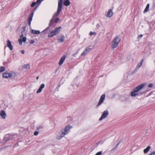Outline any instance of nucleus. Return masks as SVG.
<instances>
[{
  "mask_svg": "<svg viewBox=\"0 0 155 155\" xmlns=\"http://www.w3.org/2000/svg\"><path fill=\"white\" fill-rule=\"evenodd\" d=\"M63 0H58V6L57 11L53 15L52 19L50 20L49 23V27L52 25L54 21L55 23H57L60 19L57 18L59 15L62 9Z\"/></svg>",
  "mask_w": 155,
  "mask_h": 155,
  "instance_id": "obj_1",
  "label": "nucleus"
},
{
  "mask_svg": "<svg viewBox=\"0 0 155 155\" xmlns=\"http://www.w3.org/2000/svg\"><path fill=\"white\" fill-rule=\"evenodd\" d=\"M144 85L145 84H141L134 88L131 93V96L132 97H135L137 96L143 95L144 92H140V91L142 89Z\"/></svg>",
  "mask_w": 155,
  "mask_h": 155,
  "instance_id": "obj_2",
  "label": "nucleus"
},
{
  "mask_svg": "<svg viewBox=\"0 0 155 155\" xmlns=\"http://www.w3.org/2000/svg\"><path fill=\"white\" fill-rule=\"evenodd\" d=\"M72 127L71 126L68 125L64 128L61 129L59 132V135L57 136V138L58 140L61 139L65 135L68 134V131Z\"/></svg>",
  "mask_w": 155,
  "mask_h": 155,
  "instance_id": "obj_3",
  "label": "nucleus"
},
{
  "mask_svg": "<svg viewBox=\"0 0 155 155\" xmlns=\"http://www.w3.org/2000/svg\"><path fill=\"white\" fill-rule=\"evenodd\" d=\"M121 38L120 36L119 35L116 36L112 41L113 44L111 45L112 48L114 49L116 48Z\"/></svg>",
  "mask_w": 155,
  "mask_h": 155,
  "instance_id": "obj_4",
  "label": "nucleus"
},
{
  "mask_svg": "<svg viewBox=\"0 0 155 155\" xmlns=\"http://www.w3.org/2000/svg\"><path fill=\"white\" fill-rule=\"evenodd\" d=\"M16 76L15 73L13 72H10L9 73L5 72L3 74L2 77L3 78H8L12 77H15Z\"/></svg>",
  "mask_w": 155,
  "mask_h": 155,
  "instance_id": "obj_5",
  "label": "nucleus"
},
{
  "mask_svg": "<svg viewBox=\"0 0 155 155\" xmlns=\"http://www.w3.org/2000/svg\"><path fill=\"white\" fill-rule=\"evenodd\" d=\"M105 94H102L100 99L99 101L97 104L96 105V107L97 108L98 107L100 106L101 104L103 102L104 100L105 99Z\"/></svg>",
  "mask_w": 155,
  "mask_h": 155,
  "instance_id": "obj_6",
  "label": "nucleus"
},
{
  "mask_svg": "<svg viewBox=\"0 0 155 155\" xmlns=\"http://www.w3.org/2000/svg\"><path fill=\"white\" fill-rule=\"evenodd\" d=\"M109 114V112L107 110L104 111L101 117L100 118L99 120L101 121L103 119L106 118Z\"/></svg>",
  "mask_w": 155,
  "mask_h": 155,
  "instance_id": "obj_7",
  "label": "nucleus"
},
{
  "mask_svg": "<svg viewBox=\"0 0 155 155\" xmlns=\"http://www.w3.org/2000/svg\"><path fill=\"white\" fill-rule=\"evenodd\" d=\"M113 12L111 9H110L108 10V12L106 13L105 15L106 17L110 18L113 15Z\"/></svg>",
  "mask_w": 155,
  "mask_h": 155,
  "instance_id": "obj_8",
  "label": "nucleus"
},
{
  "mask_svg": "<svg viewBox=\"0 0 155 155\" xmlns=\"http://www.w3.org/2000/svg\"><path fill=\"white\" fill-rule=\"evenodd\" d=\"M91 47V46H89L82 53H81V56H83L84 55H85L88 52H89L91 50V48H90V47Z\"/></svg>",
  "mask_w": 155,
  "mask_h": 155,
  "instance_id": "obj_9",
  "label": "nucleus"
},
{
  "mask_svg": "<svg viewBox=\"0 0 155 155\" xmlns=\"http://www.w3.org/2000/svg\"><path fill=\"white\" fill-rule=\"evenodd\" d=\"M35 12L32 11L31 14L29 16L28 19V23L29 26H31V21L32 19V18Z\"/></svg>",
  "mask_w": 155,
  "mask_h": 155,
  "instance_id": "obj_10",
  "label": "nucleus"
},
{
  "mask_svg": "<svg viewBox=\"0 0 155 155\" xmlns=\"http://www.w3.org/2000/svg\"><path fill=\"white\" fill-rule=\"evenodd\" d=\"M35 12L32 11L31 14L29 16L28 19V23L29 26H31V21L32 19V18Z\"/></svg>",
  "mask_w": 155,
  "mask_h": 155,
  "instance_id": "obj_11",
  "label": "nucleus"
},
{
  "mask_svg": "<svg viewBox=\"0 0 155 155\" xmlns=\"http://www.w3.org/2000/svg\"><path fill=\"white\" fill-rule=\"evenodd\" d=\"M35 12L32 11L31 14L29 16L28 19V23L29 26H31V21L32 19V18Z\"/></svg>",
  "mask_w": 155,
  "mask_h": 155,
  "instance_id": "obj_12",
  "label": "nucleus"
},
{
  "mask_svg": "<svg viewBox=\"0 0 155 155\" xmlns=\"http://www.w3.org/2000/svg\"><path fill=\"white\" fill-rule=\"evenodd\" d=\"M7 46L8 47L9 49L11 50H13V46L12 45L11 42L8 39L7 40Z\"/></svg>",
  "mask_w": 155,
  "mask_h": 155,
  "instance_id": "obj_13",
  "label": "nucleus"
},
{
  "mask_svg": "<svg viewBox=\"0 0 155 155\" xmlns=\"http://www.w3.org/2000/svg\"><path fill=\"white\" fill-rule=\"evenodd\" d=\"M0 115L4 119H5L6 117V114L5 111L3 110H2L0 112Z\"/></svg>",
  "mask_w": 155,
  "mask_h": 155,
  "instance_id": "obj_14",
  "label": "nucleus"
},
{
  "mask_svg": "<svg viewBox=\"0 0 155 155\" xmlns=\"http://www.w3.org/2000/svg\"><path fill=\"white\" fill-rule=\"evenodd\" d=\"M66 57V55H64L61 57L59 62V65H61L63 63Z\"/></svg>",
  "mask_w": 155,
  "mask_h": 155,
  "instance_id": "obj_15",
  "label": "nucleus"
},
{
  "mask_svg": "<svg viewBox=\"0 0 155 155\" xmlns=\"http://www.w3.org/2000/svg\"><path fill=\"white\" fill-rule=\"evenodd\" d=\"M45 86V85L44 84H41L36 92L37 94H38L40 93L42 89Z\"/></svg>",
  "mask_w": 155,
  "mask_h": 155,
  "instance_id": "obj_16",
  "label": "nucleus"
},
{
  "mask_svg": "<svg viewBox=\"0 0 155 155\" xmlns=\"http://www.w3.org/2000/svg\"><path fill=\"white\" fill-rule=\"evenodd\" d=\"M12 136L9 135H6L4 138L3 140L5 142L9 141L12 139Z\"/></svg>",
  "mask_w": 155,
  "mask_h": 155,
  "instance_id": "obj_17",
  "label": "nucleus"
},
{
  "mask_svg": "<svg viewBox=\"0 0 155 155\" xmlns=\"http://www.w3.org/2000/svg\"><path fill=\"white\" fill-rule=\"evenodd\" d=\"M48 33V26L43 31L41 32L42 35H45Z\"/></svg>",
  "mask_w": 155,
  "mask_h": 155,
  "instance_id": "obj_18",
  "label": "nucleus"
},
{
  "mask_svg": "<svg viewBox=\"0 0 155 155\" xmlns=\"http://www.w3.org/2000/svg\"><path fill=\"white\" fill-rule=\"evenodd\" d=\"M64 36L63 35L60 36L58 39L59 42L62 43L64 41Z\"/></svg>",
  "mask_w": 155,
  "mask_h": 155,
  "instance_id": "obj_19",
  "label": "nucleus"
},
{
  "mask_svg": "<svg viewBox=\"0 0 155 155\" xmlns=\"http://www.w3.org/2000/svg\"><path fill=\"white\" fill-rule=\"evenodd\" d=\"M143 60V59H142V61H141V62H140V64H138L136 68L134 70L135 71H136L142 65V63Z\"/></svg>",
  "mask_w": 155,
  "mask_h": 155,
  "instance_id": "obj_20",
  "label": "nucleus"
},
{
  "mask_svg": "<svg viewBox=\"0 0 155 155\" xmlns=\"http://www.w3.org/2000/svg\"><path fill=\"white\" fill-rule=\"evenodd\" d=\"M70 2L69 0H65L63 4L66 6H68L70 5Z\"/></svg>",
  "mask_w": 155,
  "mask_h": 155,
  "instance_id": "obj_21",
  "label": "nucleus"
},
{
  "mask_svg": "<svg viewBox=\"0 0 155 155\" xmlns=\"http://www.w3.org/2000/svg\"><path fill=\"white\" fill-rule=\"evenodd\" d=\"M149 6H150V4H148L147 5V6H146V8H145L144 11H143V13H146V12H147L148 11L149 9Z\"/></svg>",
  "mask_w": 155,
  "mask_h": 155,
  "instance_id": "obj_22",
  "label": "nucleus"
},
{
  "mask_svg": "<svg viewBox=\"0 0 155 155\" xmlns=\"http://www.w3.org/2000/svg\"><path fill=\"white\" fill-rule=\"evenodd\" d=\"M56 34H57L55 31H52L50 33H49V37H52Z\"/></svg>",
  "mask_w": 155,
  "mask_h": 155,
  "instance_id": "obj_23",
  "label": "nucleus"
},
{
  "mask_svg": "<svg viewBox=\"0 0 155 155\" xmlns=\"http://www.w3.org/2000/svg\"><path fill=\"white\" fill-rule=\"evenodd\" d=\"M61 28V27H59L58 28H57L55 29L54 31L57 33V34H58L59 33Z\"/></svg>",
  "mask_w": 155,
  "mask_h": 155,
  "instance_id": "obj_24",
  "label": "nucleus"
},
{
  "mask_svg": "<svg viewBox=\"0 0 155 155\" xmlns=\"http://www.w3.org/2000/svg\"><path fill=\"white\" fill-rule=\"evenodd\" d=\"M150 148V146H148L146 149H144L143 150V152L144 153H147L149 150Z\"/></svg>",
  "mask_w": 155,
  "mask_h": 155,
  "instance_id": "obj_25",
  "label": "nucleus"
},
{
  "mask_svg": "<svg viewBox=\"0 0 155 155\" xmlns=\"http://www.w3.org/2000/svg\"><path fill=\"white\" fill-rule=\"evenodd\" d=\"M31 32L34 34H39L40 33V32L39 30H32Z\"/></svg>",
  "mask_w": 155,
  "mask_h": 155,
  "instance_id": "obj_26",
  "label": "nucleus"
},
{
  "mask_svg": "<svg viewBox=\"0 0 155 155\" xmlns=\"http://www.w3.org/2000/svg\"><path fill=\"white\" fill-rule=\"evenodd\" d=\"M26 28V26H24L23 28V30L21 31V38H22V37H23L24 36L23 33V32L25 31Z\"/></svg>",
  "mask_w": 155,
  "mask_h": 155,
  "instance_id": "obj_27",
  "label": "nucleus"
},
{
  "mask_svg": "<svg viewBox=\"0 0 155 155\" xmlns=\"http://www.w3.org/2000/svg\"><path fill=\"white\" fill-rule=\"evenodd\" d=\"M5 71V68L3 66H1L0 67V72H2Z\"/></svg>",
  "mask_w": 155,
  "mask_h": 155,
  "instance_id": "obj_28",
  "label": "nucleus"
},
{
  "mask_svg": "<svg viewBox=\"0 0 155 155\" xmlns=\"http://www.w3.org/2000/svg\"><path fill=\"white\" fill-rule=\"evenodd\" d=\"M29 67V64H25L23 66V68H28V67Z\"/></svg>",
  "mask_w": 155,
  "mask_h": 155,
  "instance_id": "obj_29",
  "label": "nucleus"
},
{
  "mask_svg": "<svg viewBox=\"0 0 155 155\" xmlns=\"http://www.w3.org/2000/svg\"><path fill=\"white\" fill-rule=\"evenodd\" d=\"M42 1V0H37L36 3L37 4H38V5L40 4Z\"/></svg>",
  "mask_w": 155,
  "mask_h": 155,
  "instance_id": "obj_30",
  "label": "nucleus"
},
{
  "mask_svg": "<svg viewBox=\"0 0 155 155\" xmlns=\"http://www.w3.org/2000/svg\"><path fill=\"white\" fill-rule=\"evenodd\" d=\"M37 3H36V2H33L32 3V4H31V7H34L35 5Z\"/></svg>",
  "mask_w": 155,
  "mask_h": 155,
  "instance_id": "obj_31",
  "label": "nucleus"
},
{
  "mask_svg": "<svg viewBox=\"0 0 155 155\" xmlns=\"http://www.w3.org/2000/svg\"><path fill=\"white\" fill-rule=\"evenodd\" d=\"M22 37V40H21L22 41H23V42H25L26 41V37H23V36Z\"/></svg>",
  "mask_w": 155,
  "mask_h": 155,
  "instance_id": "obj_32",
  "label": "nucleus"
},
{
  "mask_svg": "<svg viewBox=\"0 0 155 155\" xmlns=\"http://www.w3.org/2000/svg\"><path fill=\"white\" fill-rule=\"evenodd\" d=\"M38 7V5H36L35 7L33 9V10L32 11L33 12H35V11L37 10V8Z\"/></svg>",
  "mask_w": 155,
  "mask_h": 155,
  "instance_id": "obj_33",
  "label": "nucleus"
},
{
  "mask_svg": "<svg viewBox=\"0 0 155 155\" xmlns=\"http://www.w3.org/2000/svg\"><path fill=\"white\" fill-rule=\"evenodd\" d=\"M102 151H100L97 153L95 155H101L102 154Z\"/></svg>",
  "mask_w": 155,
  "mask_h": 155,
  "instance_id": "obj_34",
  "label": "nucleus"
},
{
  "mask_svg": "<svg viewBox=\"0 0 155 155\" xmlns=\"http://www.w3.org/2000/svg\"><path fill=\"white\" fill-rule=\"evenodd\" d=\"M61 85V84H59L57 86V87H56V90H57V91H58L59 88L60 87Z\"/></svg>",
  "mask_w": 155,
  "mask_h": 155,
  "instance_id": "obj_35",
  "label": "nucleus"
},
{
  "mask_svg": "<svg viewBox=\"0 0 155 155\" xmlns=\"http://www.w3.org/2000/svg\"><path fill=\"white\" fill-rule=\"evenodd\" d=\"M38 134V131H35L34 133V135H37Z\"/></svg>",
  "mask_w": 155,
  "mask_h": 155,
  "instance_id": "obj_36",
  "label": "nucleus"
},
{
  "mask_svg": "<svg viewBox=\"0 0 155 155\" xmlns=\"http://www.w3.org/2000/svg\"><path fill=\"white\" fill-rule=\"evenodd\" d=\"M153 86V85L152 84H150L148 85V87H152Z\"/></svg>",
  "mask_w": 155,
  "mask_h": 155,
  "instance_id": "obj_37",
  "label": "nucleus"
},
{
  "mask_svg": "<svg viewBox=\"0 0 155 155\" xmlns=\"http://www.w3.org/2000/svg\"><path fill=\"white\" fill-rule=\"evenodd\" d=\"M119 143H118L116 145L115 147L113 149H116L117 147L119 145Z\"/></svg>",
  "mask_w": 155,
  "mask_h": 155,
  "instance_id": "obj_38",
  "label": "nucleus"
},
{
  "mask_svg": "<svg viewBox=\"0 0 155 155\" xmlns=\"http://www.w3.org/2000/svg\"><path fill=\"white\" fill-rule=\"evenodd\" d=\"M143 36V35L140 34V35H138V38H141Z\"/></svg>",
  "mask_w": 155,
  "mask_h": 155,
  "instance_id": "obj_39",
  "label": "nucleus"
},
{
  "mask_svg": "<svg viewBox=\"0 0 155 155\" xmlns=\"http://www.w3.org/2000/svg\"><path fill=\"white\" fill-rule=\"evenodd\" d=\"M93 34H95V32H93L92 31H91L90 33V36H92Z\"/></svg>",
  "mask_w": 155,
  "mask_h": 155,
  "instance_id": "obj_40",
  "label": "nucleus"
},
{
  "mask_svg": "<svg viewBox=\"0 0 155 155\" xmlns=\"http://www.w3.org/2000/svg\"><path fill=\"white\" fill-rule=\"evenodd\" d=\"M35 41L33 40H31L30 41V43L31 44H32L34 43Z\"/></svg>",
  "mask_w": 155,
  "mask_h": 155,
  "instance_id": "obj_41",
  "label": "nucleus"
},
{
  "mask_svg": "<svg viewBox=\"0 0 155 155\" xmlns=\"http://www.w3.org/2000/svg\"><path fill=\"white\" fill-rule=\"evenodd\" d=\"M23 41L21 40H19V44L20 45H21L22 44V43Z\"/></svg>",
  "mask_w": 155,
  "mask_h": 155,
  "instance_id": "obj_42",
  "label": "nucleus"
},
{
  "mask_svg": "<svg viewBox=\"0 0 155 155\" xmlns=\"http://www.w3.org/2000/svg\"><path fill=\"white\" fill-rule=\"evenodd\" d=\"M42 127H42V126H39V127H38V128H37V130H39V129H40L42 128Z\"/></svg>",
  "mask_w": 155,
  "mask_h": 155,
  "instance_id": "obj_43",
  "label": "nucleus"
},
{
  "mask_svg": "<svg viewBox=\"0 0 155 155\" xmlns=\"http://www.w3.org/2000/svg\"><path fill=\"white\" fill-rule=\"evenodd\" d=\"M150 154H151V155H152V154H153V155H155V151H153L152 152V153Z\"/></svg>",
  "mask_w": 155,
  "mask_h": 155,
  "instance_id": "obj_44",
  "label": "nucleus"
},
{
  "mask_svg": "<svg viewBox=\"0 0 155 155\" xmlns=\"http://www.w3.org/2000/svg\"><path fill=\"white\" fill-rule=\"evenodd\" d=\"M100 26L99 24H97L96 25V28H98L100 27Z\"/></svg>",
  "mask_w": 155,
  "mask_h": 155,
  "instance_id": "obj_45",
  "label": "nucleus"
},
{
  "mask_svg": "<svg viewBox=\"0 0 155 155\" xmlns=\"http://www.w3.org/2000/svg\"><path fill=\"white\" fill-rule=\"evenodd\" d=\"M25 51L24 50H22L21 51V53L22 54H24L25 53Z\"/></svg>",
  "mask_w": 155,
  "mask_h": 155,
  "instance_id": "obj_46",
  "label": "nucleus"
},
{
  "mask_svg": "<svg viewBox=\"0 0 155 155\" xmlns=\"http://www.w3.org/2000/svg\"><path fill=\"white\" fill-rule=\"evenodd\" d=\"M77 53H74L73 54V55L74 56H75L77 54Z\"/></svg>",
  "mask_w": 155,
  "mask_h": 155,
  "instance_id": "obj_47",
  "label": "nucleus"
},
{
  "mask_svg": "<svg viewBox=\"0 0 155 155\" xmlns=\"http://www.w3.org/2000/svg\"><path fill=\"white\" fill-rule=\"evenodd\" d=\"M52 121V124L54 125V123L53 121Z\"/></svg>",
  "mask_w": 155,
  "mask_h": 155,
  "instance_id": "obj_48",
  "label": "nucleus"
},
{
  "mask_svg": "<svg viewBox=\"0 0 155 155\" xmlns=\"http://www.w3.org/2000/svg\"><path fill=\"white\" fill-rule=\"evenodd\" d=\"M38 78H39V77H38H38H37V78H36V79H37V80H38Z\"/></svg>",
  "mask_w": 155,
  "mask_h": 155,
  "instance_id": "obj_49",
  "label": "nucleus"
},
{
  "mask_svg": "<svg viewBox=\"0 0 155 155\" xmlns=\"http://www.w3.org/2000/svg\"><path fill=\"white\" fill-rule=\"evenodd\" d=\"M148 155H151V154H150Z\"/></svg>",
  "mask_w": 155,
  "mask_h": 155,
  "instance_id": "obj_50",
  "label": "nucleus"
}]
</instances>
